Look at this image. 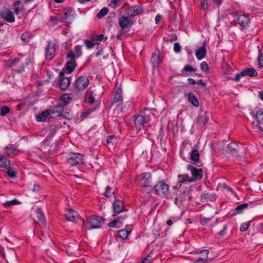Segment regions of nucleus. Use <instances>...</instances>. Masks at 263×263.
Instances as JSON below:
<instances>
[{"label":"nucleus","instance_id":"nucleus-61","mask_svg":"<svg viewBox=\"0 0 263 263\" xmlns=\"http://www.w3.org/2000/svg\"><path fill=\"white\" fill-rule=\"evenodd\" d=\"M196 83L198 84L201 85L203 86V88L205 89V88H206V84L203 82V81L202 80H199L197 81L196 82Z\"/></svg>","mask_w":263,"mask_h":263},{"label":"nucleus","instance_id":"nucleus-57","mask_svg":"<svg viewBox=\"0 0 263 263\" xmlns=\"http://www.w3.org/2000/svg\"><path fill=\"white\" fill-rule=\"evenodd\" d=\"M116 137L114 136V135H110L109 136L108 138H107V141H106V142L108 144H113L114 143V139H115Z\"/></svg>","mask_w":263,"mask_h":263},{"label":"nucleus","instance_id":"nucleus-2","mask_svg":"<svg viewBox=\"0 0 263 263\" xmlns=\"http://www.w3.org/2000/svg\"><path fill=\"white\" fill-rule=\"evenodd\" d=\"M155 193L161 197H166L169 192L170 186L163 181H159L154 187Z\"/></svg>","mask_w":263,"mask_h":263},{"label":"nucleus","instance_id":"nucleus-36","mask_svg":"<svg viewBox=\"0 0 263 263\" xmlns=\"http://www.w3.org/2000/svg\"><path fill=\"white\" fill-rule=\"evenodd\" d=\"M207 112H205L204 115H199L198 117V120L199 123L202 125H204L208 121V118L206 115Z\"/></svg>","mask_w":263,"mask_h":263},{"label":"nucleus","instance_id":"nucleus-21","mask_svg":"<svg viewBox=\"0 0 263 263\" xmlns=\"http://www.w3.org/2000/svg\"><path fill=\"white\" fill-rule=\"evenodd\" d=\"M241 74L243 76H249L250 77H257L258 73L253 68H248L241 71Z\"/></svg>","mask_w":263,"mask_h":263},{"label":"nucleus","instance_id":"nucleus-63","mask_svg":"<svg viewBox=\"0 0 263 263\" xmlns=\"http://www.w3.org/2000/svg\"><path fill=\"white\" fill-rule=\"evenodd\" d=\"M241 77H243V76L241 74L240 72L239 73H237V74H236L234 79L236 81H239L240 80Z\"/></svg>","mask_w":263,"mask_h":263},{"label":"nucleus","instance_id":"nucleus-54","mask_svg":"<svg viewBox=\"0 0 263 263\" xmlns=\"http://www.w3.org/2000/svg\"><path fill=\"white\" fill-rule=\"evenodd\" d=\"M181 46L180 44L177 43L175 42L174 44V50L176 53H179L181 51Z\"/></svg>","mask_w":263,"mask_h":263},{"label":"nucleus","instance_id":"nucleus-20","mask_svg":"<svg viewBox=\"0 0 263 263\" xmlns=\"http://www.w3.org/2000/svg\"><path fill=\"white\" fill-rule=\"evenodd\" d=\"M206 50L204 43L203 45L198 48L196 51V56L199 60H201L206 55Z\"/></svg>","mask_w":263,"mask_h":263},{"label":"nucleus","instance_id":"nucleus-24","mask_svg":"<svg viewBox=\"0 0 263 263\" xmlns=\"http://www.w3.org/2000/svg\"><path fill=\"white\" fill-rule=\"evenodd\" d=\"M76 66V62H71V61H68L67 62L63 70L65 69L67 71V73L69 74L74 70Z\"/></svg>","mask_w":263,"mask_h":263},{"label":"nucleus","instance_id":"nucleus-14","mask_svg":"<svg viewBox=\"0 0 263 263\" xmlns=\"http://www.w3.org/2000/svg\"><path fill=\"white\" fill-rule=\"evenodd\" d=\"M63 108V104L59 103L54 106L52 109H49L50 116L49 118H56L62 116V112Z\"/></svg>","mask_w":263,"mask_h":263},{"label":"nucleus","instance_id":"nucleus-29","mask_svg":"<svg viewBox=\"0 0 263 263\" xmlns=\"http://www.w3.org/2000/svg\"><path fill=\"white\" fill-rule=\"evenodd\" d=\"M221 0H201V7L203 9H207L209 3L212 2L216 6H219Z\"/></svg>","mask_w":263,"mask_h":263},{"label":"nucleus","instance_id":"nucleus-25","mask_svg":"<svg viewBox=\"0 0 263 263\" xmlns=\"http://www.w3.org/2000/svg\"><path fill=\"white\" fill-rule=\"evenodd\" d=\"M190 159L194 162V164L197 163L199 160V153L197 149H193L190 153Z\"/></svg>","mask_w":263,"mask_h":263},{"label":"nucleus","instance_id":"nucleus-56","mask_svg":"<svg viewBox=\"0 0 263 263\" xmlns=\"http://www.w3.org/2000/svg\"><path fill=\"white\" fill-rule=\"evenodd\" d=\"M64 106L63 105V108H62V111L61 112H62V116H63V117H66L68 116H69V111H68V109H66V108H64Z\"/></svg>","mask_w":263,"mask_h":263},{"label":"nucleus","instance_id":"nucleus-62","mask_svg":"<svg viewBox=\"0 0 263 263\" xmlns=\"http://www.w3.org/2000/svg\"><path fill=\"white\" fill-rule=\"evenodd\" d=\"M200 253L203 254V255H204V257L205 259L207 258L208 255V253H209V251L208 250H203L200 251Z\"/></svg>","mask_w":263,"mask_h":263},{"label":"nucleus","instance_id":"nucleus-58","mask_svg":"<svg viewBox=\"0 0 263 263\" xmlns=\"http://www.w3.org/2000/svg\"><path fill=\"white\" fill-rule=\"evenodd\" d=\"M88 101L89 103L92 104L95 102V99L92 95H89L88 97Z\"/></svg>","mask_w":263,"mask_h":263},{"label":"nucleus","instance_id":"nucleus-34","mask_svg":"<svg viewBox=\"0 0 263 263\" xmlns=\"http://www.w3.org/2000/svg\"><path fill=\"white\" fill-rule=\"evenodd\" d=\"M10 161L7 159L5 156L0 155V167H5L9 165Z\"/></svg>","mask_w":263,"mask_h":263},{"label":"nucleus","instance_id":"nucleus-53","mask_svg":"<svg viewBox=\"0 0 263 263\" xmlns=\"http://www.w3.org/2000/svg\"><path fill=\"white\" fill-rule=\"evenodd\" d=\"M152 259V254L149 253L144 259L141 261V263H150Z\"/></svg>","mask_w":263,"mask_h":263},{"label":"nucleus","instance_id":"nucleus-30","mask_svg":"<svg viewBox=\"0 0 263 263\" xmlns=\"http://www.w3.org/2000/svg\"><path fill=\"white\" fill-rule=\"evenodd\" d=\"M48 116H49V117L50 116V114L49 109H47L46 110L41 113L37 117V120L39 122L45 121Z\"/></svg>","mask_w":263,"mask_h":263},{"label":"nucleus","instance_id":"nucleus-12","mask_svg":"<svg viewBox=\"0 0 263 263\" xmlns=\"http://www.w3.org/2000/svg\"><path fill=\"white\" fill-rule=\"evenodd\" d=\"M63 13L64 16L62 17V20L65 23H70V21L74 17L75 15L74 11L70 8L64 9Z\"/></svg>","mask_w":263,"mask_h":263},{"label":"nucleus","instance_id":"nucleus-46","mask_svg":"<svg viewBox=\"0 0 263 263\" xmlns=\"http://www.w3.org/2000/svg\"><path fill=\"white\" fill-rule=\"evenodd\" d=\"M251 222V221H248V222L242 223L240 227V231L241 232H243V231H246L250 227Z\"/></svg>","mask_w":263,"mask_h":263},{"label":"nucleus","instance_id":"nucleus-11","mask_svg":"<svg viewBox=\"0 0 263 263\" xmlns=\"http://www.w3.org/2000/svg\"><path fill=\"white\" fill-rule=\"evenodd\" d=\"M190 198V197L188 192H183L175 198L174 202L177 205L181 208Z\"/></svg>","mask_w":263,"mask_h":263},{"label":"nucleus","instance_id":"nucleus-35","mask_svg":"<svg viewBox=\"0 0 263 263\" xmlns=\"http://www.w3.org/2000/svg\"><path fill=\"white\" fill-rule=\"evenodd\" d=\"M126 217V216H125L119 217L118 218L114 220L111 222H109L107 226L110 228H115L118 223H121V220L124 219Z\"/></svg>","mask_w":263,"mask_h":263},{"label":"nucleus","instance_id":"nucleus-50","mask_svg":"<svg viewBox=\"0 0 263 263\" xmlns=\"http://www.w3.org/2000/svg\"><path fill=\"white\" fill-rule=\"evenodd\" d=\"M76 57L75 53L72 50H71L67 55V58L69 59V61H71V62H76Z\"/></svg>","mask_w":263,"mask_h":263},{"label":"nucleus","instance_id":"nucleus-52","mask_svg":"<svg viewBox=\"0 0 263 263\" xmlns=\"http://www.w3.org/2000/svg\"><path fill=\"white\" fill-rule=\"evenodd\" d=\"M183 71L186 72H195L196 69L189 65H186L183 68Z\"/></svg>","mask_w":263,"mask_h":263},{"label":"nucleus","instance_id":"nucleus-22","mask_svg":"<svg viewBox=\"0 0 263 263\" xmlns=\"http://www.w3.org/2000/svg\"><path fill=\"white\" fill-rule=\"evenodd\" d=\"M142 11V9L139 6H134L128 8V14L132 16L140 14Z\"/></svg>","mask_w":263,"mask_h":263},{"label":"nucleus","instance_id":"nucleus-31","mask_svg":"<svg viewBox=\"0 0 263 263\" xmlns=\"http://www.w3.org/2000/svg\"><path fill=\"white\" fill-rule=\"evenodd\" d=\"M216 196L213 194H210L209 193H203L201 195V200L207 199L211 201H213L216 199Z\"/></svg>","mask_w":263,"mask_h":263},{"label":"nucleus","instance_id":"nucleus-3","mask_svg":"<svg viewBox=\"0 0 263 263\" xmlns=\"http://www.w3.org/2000/svg\"><path fill=\"white\" fill-rule=\"evenodd\" d=\"M87 223L89 225L87 227L88 229H97L100 228L104 223L103 218L98 216H92L87 218Z\"/></svg>","mask_w":263,"mask_h":263},{"label":"nucleus","instance_id":"nucleus-6","mask_svg":"<svg viewBox=\"0 0 263 263\" xmlns=\"http://www.w3.org/2000/svg\"><path fill=\"white\" fill-rule=\"evenodd\" d=\"M151 117L149 115L144 114L143 111L141 112L139 116H137L135 119V124L137 128L140 129L144 124L149 122Z\"/></svg>","mask_w":263,"mask_h":263},{"label":"nucleus","instance_id":"nucleus-37","mask_svg":"<svg viewBox=\"0 0 263 263\" xmlns=\"http://www.w3.org/2000/svg\"><path fill=\"white\" fill-rule=\"evenodd\" d=\"M71 100V99L68 93L63 95L60 98V101L64 103V106L68 104Z\"/></svg>","mask_w":263,"mask_h":263},{"label":"nucleus","instance_id":"nucleus-60","mask_svg":"<svg viewBox=\"0 0 263 263\" xmlns=\"http://www.w3.org/2000/svg\"><path fill=\"white\" fill-rule=\"evenodd\" d=\"M104 38V35L103 34H101L96 36V40L98 41H103Z\"/></svg>","mask_w":263,"mask_h":263},{"label":"nucleus","instance_id":"nucleus-23","mask_svg":"<svg viewBox=\"0 0 263 263\" xmlns=\"http://www.w3.org/2000/svg\"><path fill=\"white\" fill-rule=\"evenodd\" d=\"M228 149L230 151L231 153L235 156H237L239 147L235 142H232L227 145Z\"/></svg>","mask_w":263,"mask_h":263},{"label":"nucleus","instance_id":"nucleus-47","mask_svg":"<svg viewBox=\"0 0 263 263\" xmlns=\"http://www.w3.org/2000/svg\"><path fill=\"white\" fill-rule=\"evenodd\" d=\"M20 2L18 1L15 2L14 4V13L16 15H18L20 13V12L22 11V9L18 7V5H20Z\"/></svg>","mask_w":263,"mask_h":263},{"label":"nucleus","instance_id":"nucleus-51","mask_svg":"<svg viewBox=\"0 0 263 263\" xmlns=\"http://www.w3.org/2000/svg\"><path fill=\"white\" fill-rule=\"evenodd\" d=\"M201 69L205 72H208L209 71V66L206 62H202L200 64Z\"/></svg>","mask_w":263,"mask_h":263},{"label":"nucleus","instance_id":"nucleus-44","mask_svg":"<svg viewBox=\"0 0 263 263\" xmlns=\"http://www.w3.org/2000/svg\"><path fill=\"white\" fill-rule=\"evenodd\" d=\"M258 66L259 68L263 67V53L261 50H259V55L258 57Z\"/></svg>","mask_w":263,"mask_h":263},{"label":"nucleus","instance_id":"nucleus-42","mask_svg":"<svg viewBox=\"0 0 263 263\" xmlns=\"http://www.w3.org/2000/svg\"><path fill=\"white\" fill-rule=\"evenodd\" d=\"M10 108L7 106H3L1 108L0 115L1 116H5L10 112Z\"/></svg>","mask_w":263,"mask_h":263},{"label":"nucleus","instance_id":"nucleus-4","mask_svg":"<svg viewBox=\"0 0 263 263\" xmlns=\"http://www.w3.org/2000/svg\"><path fill=\"white\" fill-rule=\"evenodd\" d=\"M187 169L190 171L192 175L190 182H194L202 178L203 171L201 168H198L193 165L189 164L187 165Z\"/></svg>","mask_w":263,"mask_h":263},{"label":"nucleus","instance_id":"nucleus-8","mask_svg":"<svg viewBox=\"0 0 263 263\" xmlns=\"http://www.w3.org/2000/svg\"><path fill=\"white\" fill-rule=\"evenodd\" d=\"M55 44L51 41H48L45 47L46 59L48 60H52L55 56Z\"/></svg>","mask_w":263,"mask_h":263},{"label":"nucleus","instance_id":"nucleus-41","mask_svg":"<svg viewBox=\"0 0 263 263\" xmlns=\"http://www.w3.org/2000/svg\"><path fill=\"white\" fill-rule=\"evenodd\" d=\"M108 12V9L104 7L102 8L100 12L97 14V17L98 18H101L104 16Z\"/></svg>","mask_w":263,"mask_h":263},{"label":"nucleus","instance_id":"nucleus-38","mask_svg":"<svg viewBox=\"0 0 263 263\" xmlns=\"http://www.w3.org/2000/svg\"><path fill=\"white\" fill-rule=\"evenodd\" d=\"M6 153L8 155L17 154L18 151L12 145L6 146L5 148Z\"/></svg>","mask_w":263,"mask_h":263},{"label":"nucleus","instance_id":"nucleus-39","mask_svg":"<svg viewBox=\"0 0 263 263\" xmlns=\"http://www.w3.org/2000/svg\"><path fill=\"white\" fill-rule=\"evenodd\" d=\"M118 233L120 238H121L123 239H126L127 238L130 232L123 229L119 230Z\"/></svg>","mask_w":263,"mask_h":263},{"label":"nucleus","instance_id":"nucleus-43","mask_svg":"<svg viewBox=\"0 0 263 263\" xmlns=\"http://www.w3.org/2000/svg\"><path fill=\"white\" fill-rule=\"evenodd\" d=\"M94 39L91 40H86L84 41V43L87 48L91 49L94 46Z\"/></svg>","mask_w":263,"mask_h":263},{"label":"nucleus","instance_id":"nucleus-27","mask_svg":"<svg viewBox=\"0 0 263 263\" xmlns=\"http://www.w3.org/2000/svg\"><path fill=\"white\" fill-rule=\"evenodd\" d=\"M178 178L179 179L178 183H179V186H181L182 183L189 182L191 183L190 182L191 178L186 174H180L178 175Z\"/></svg>","mask_w":263,"mask_h":263},{"label":"nucleus","instance_id":"nucleus-55","mask_svg":"<svg viewBox=\"0 0 263 263\" xmlns=\"http://www.w3.org/2000/svg\"><path fill=\"white\" fill-rule=\"evenodd\" d=\"M7 174L9 177L13 178L16 176V173L12 168H9L7 171Z\"/></svg>","mask_w":263,"mask_h":263},{"label":"nucleus","instance_id":"nucleus-45","mask_svg":"<svg viewBox=\"0 0 263 263\" xmlns=\"http://www.w3.org/2000/svg\"><path fill=\"white\" fill-rule=\"evenodd\" d=\"M19 203V201L16 199L12 200L10 201H6L3 203V205L6 207L11 206L13 205L17 204Z\"/></svg>","mask_w":263,"mask_h":263},{"label":"nucleus","instance_id":"nucleus-28","mask_svg":"<svg viewBox=\"0 0 263 263\" xmlns=\"http://www.w3.org/2000/svg\"><path fill=\"white\" fill-rule=\"evenodd\" d=\"M251 115L255 117L259 123L263 124V109L258 110L256 114L252 112Z\"/></svg>","mask_w":263,"mask_h":263},{"label":"nucleus","instance_id":"nucleus-5","mask_svg":"<svg viewBox=\"0 0 263 263\" xmlns=\"http://www.w3.org/2000/svg\"><path fill=\"white\" fill-rule=\"evenodd\" d=\"M68 163L75 166L83 163V156L80 153H70L67 158Z\"/></svg>","mask_w":263,"mask_h":263},{"label":"nucleus","instance_id":"nucleus-9","mask_svg":"<svg viewBox=\"0 0 263 263\" xmlns=\"http://www.w3.org/2000/svg\"><path fill=\"white\" fill-rule=\"evenodd\" d=\"M64 71H62L59 73V84L60 88L62 90H65L70 84L69 78L64 77Z\"/></svg>","mask_w":263,"mask_h":263},{"label":"nucleus","instance_id":"nucleus-33","mask_svg":"<svg viewBox=\"0 0 263 263\" xmlns=\"http://www.w3.org/2000/svg\"><path fill=\"white\" fill-rule=\"evenodd\" d=\"M36 212L37 214L36 216L38 219L40 221L43 226H45L46 224V222L43 212L41 211V209L38 208L37 209Z\"/></svg>","mask_w":263,"mask_h":263},{"label":"nucleus","instance_id":"nucleus-64","mask_svg":"<svg viewBox=\"0 0 263 263\" xmlns=\"http://www.w3.org/2000/svg\"><path fill=\"white\" fill-rule=\"evenodd\" d=\"M40 189V186L38 184H34L33 185V188L32 189V191L33 192L38 191Z\"/></svg>","mask_w":263,"mask_h":263},{"label":"nucleus","instance_id":"nucleus-40","mask_svg":"<svg viewBox=\"0 0 263 263\" xmlns=\"http://www.w3.org/2000/svg\"><path fill=\"white\" fill-rule=\"evenodd\" d=\"M104 195L105 197H110L112 195L114 196H116V193L115 191H112V189L110 186H107L106 187Z\"/></svg>","mask_w":263,"mask_h":263},{"label":"nucleus","instance_id":"nucleus-13","mask_svg":"<svg viewBox=\"0 0 263 263\" xmlns=\"http://www.w3.org/2000/svg\"><path fill=\"white\" fill-rule=\"evenodd\" d=\"M115 200L113 203L114 211L116 213H120L122 212L127 211L124 207L123 202L119 200L116 196H114Z\"/></svg>","mask_w":263,"mask_h":263},{"label":"nucleus","instance_id":"nucleus-10","mask_svg":"<svg viewBox=\"0 0 263 263\" xmlns=\"http://www.w3.org/2000/svg\"><path fill=\"white\" fill-rule=\"evenodd\" d=\"M151 181V175L149 173L142 174L139 178V185L142 187H148L150 186Z\"/></svg>","mask_w":263,"mask_h":263},{"label":"nucleus","instance_id":"nucleus-49","mask_svg":"<svg viewBox=\"0 0 263 263\" xmlns=\"http://www.w3.org/2000/svg\"><path fill=\"white\" fill-rule=\"evenodd\" d=\"M74 53L77 58L79 57L82 54L81 47L79 45H77L74 48Z\"/></svg>","mask_w":263,"mask_h":263},{"label":"nucleus","instance_id":"nucleus-7","mask_svg":"<svg viewBox=\"0 0 263 263\" xmlns=\"http://www.w3.org/2000/svg\"><path fill=\"white\" fill-rule=\"evenodd\" d=\"M164 57L161 55L160 50L156 49L153 52L151 62L153 65V67H158L161 64L163 60Z\"/></svg>","mask_w":263,"mask_h":263},{"label":"nucleus","instance_id":"nucleus-59","mask_svg":"<svg viewBox=\"0 0 263 263\" xmlns=\"http://www.w3.org/2000/svg\"><path fill=\"white\" fill-rule=\"evenodd\" d=\"M20 61L19 59H14L10 61V67L14 66L16 63H17Z\"/></svg>","mask_w":263,"mask_h":263},{"label":"nucleus","instance_id":"nucleus-15","mask_svg":"<svg viewBox=\"0 0 263 263\" xmlns=\"http://www.w3.org/2000/svg\"><path fill=\"white\" fill-rule=\"evenodd\" d=\"M65 217L66 219L68 221L76 222L79 218V215L77 211L68 209L65 214Z\"/></svg>","mask_w":263,"mask_h":263},{"label":"nucleus","instance_id":"nucleus-18","mask_svg":"<svg viewBox=\"0 0 263 263\" xmlns=\"http://www.w3.org/2000/svg\"><path fill=\"white\" fill-rule=\"evenodd\" d=\"M250 19L246 15H240L237 17V21L242 28H245L249 23Z\"/></svg>","mask_w":263,"mask_h":263},{"label":"nucleus","instance_id":"nucleus-26","mask_svg":"<svg viewBox=\"0 0 263 263\" xmlns=\"http://www.w3.org/2000/svg\"><path fill=\"white\" fill-rule=\"evenodd\" d=\"M187 100L190 103H191L193 105H194L195 107L199 106V101L192 92H189L187 93Z\"/></svg>","mask_w":263,"mask_h":263},{"label":"nucleus","instance_id":"nucleus-32","mask_svg":"<svg viewBox=\"0 0 263 263\" xmlns=\"http://www.w3.org/2000/svg\"><path fill=\"white\" fill-rule=\"evenodd\" d=\"M248 205L249 204L248 203H245L237 206L235 210L236 212H234L233 213H232L231 216H234L236 215L237 213H241L243 210L248 208Z\"/></svg>","mask_w":263,"mask_h":263},{"label":"nucleus","instance_id":"nucleus-48","mask_svg":"<svg viewBox=\"0 0 263 263\" xmlns=\"http://www.w3.org/2000/svg\"><path fill=\"white\" fill-rule=\"evenodd\" d=\"M31 37V34L29 32H25L22 35V39L26 43L29 41L30 37Z\"/></svg>","mask_w":263,"mask_h":263},{"label":"nucleus","instance_id":"nucleus-17","mask_svg":"<svg viewBox=\"0 0 263 263\" xmlns=\"http://www.w3.org/2000/svg\"><path fill=\"white\" fill-rule=\"evenodd\" d=\"M119 24L122 29H124L130 27L133 23L130 21L128 17L121 16L119 20Z\"/></svg>","mask_w":263,"mask_h":263},{"label":"nucleus","instance_id":"nucleus-19","mask_svg":"<svg viewBox=\"0 0 263 263\" xmlns=\"http://www.w3.org/2000/svg\"><path fill=\"white\" fill-rule=\"evenodd\" d=\"M122 89L119 88H118L116 93L115 95L114 98L111 101V104H116L117 105L120 104V103L122 101Z\"/></svg>","mask_w":263,"mask_h":263},{"label":"nucleus","instance_id":"nucleus-16","mask_svg":"<svg viewBox=\"0 0 263 263\" xmlns=\"http://www.w3.org/2000/svg\"><path fill=\"white\" fill-rule=\"evenodd\" d=\"M1 17L9 23H13L15 21L13 12L8 9L4 10L1 12Z\"/></svg>","mask_w":263,"mask_h":263},{"label":"nucleus","instance_id":"nucleus-1","mask_svg":"<svg viewBox=\"0 0 263 263\" xmlns=\"http://www.w3.org/2000/svg\"><path fill=\"white\" fill-rule=\"evenodd\" d=\"M89 83L88 78L86 76H80L74 83L73 91L78 93L86 89Z\"/></svg>","mask_w":263,"mask_h":263}]
</instances>
